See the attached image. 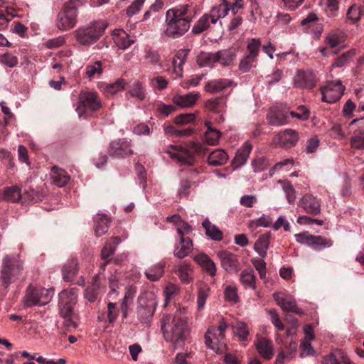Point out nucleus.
I'll return each mask as SVG.
<instances>
[{
  "instance_id": "nucleus-63",
  "label": "nucleus",
  "mask_w": 364,
  "mask_h": 364,
  "mask_svg": "<svg viewBox=\"0 0 364 364\" xmlns=\"http://www.w3.org/2000/svg\"><path fill=\"white\" fill-rule=\"evenodd\" d=\"M252 166L255 171H262L266 169L269 166V161L264 157L257 158L252 162Z\"/></svg>"
},
{
  "instance_id": "nucleus-57",
  "label": "nucleus",
  "mask_w": 364,
  "mask_h": 364,
  "mask_svg": "<svg viewBox=\"0 0 364 364\" xmlns=\"http://www.w3.org/2000/svg\"><path fill=\"white\" fill-rule=\"evenodd\" d=\"M0 161L8 168H13L14 167V157L11 152L4 149H0Z\"/></svg>"
},
{
  "instance_id": "nucleus-13",
  "label": "nucleus",
  "mask_w": 364,
  "mask_h": 364,
  "mask_svg": "<svg viewBox=\"0 0 364 364\" xmlns=\"http://www.w3.org/2000/svg\"><path fill=\"white\" fill-rule=\"evenodd\" d=\"M218 257L220 260L221 266L230 273H236L240 270L238 256L227 250L220 251Z\"/></svg>"
},
{
  "instance_id": "nucleus-15",
  "label": "nucleus",
  "mask_w": 364,
  "mask_h": 364,
  "mask_svg": "<svg viewBox=\"0 0 364 364\" xmlns=\"http://www.w3.org/2000/svg\"><path fill=\"white\" fill-rule=\"evenodd\" d=\"M120 237L116 236L110 237L107 240L105 246L101 250V259L102 262L100 263V268L104 271L106 266L109 264L110 259L109 257L114 255L117 246L121 242Z\"/></svg>"
},
{
  "instance_id": "nucleus-32",
  "label": "nucleus",
  "mask_w": 364,
  "mask_h": 364,
  "mask_svg": "<svg viewBox=\"0 0 364 364\" xmlns=\"http://www.w3.org/2000/svg\"><path fill=\"white\" fill-rule=\"evenodd\" d=\"M50 174L53 183L59 187L65 186L70 181V176L68 173L56 166L52 168Z\"/></svg>"
},
{
  "instance_id": "nucleus-11",
  "label": "nucleus",
  "mask_w": 364,
  "mask_h": 364,
  "mask_svg": "<svg viewBox=\"0 0 364 364\" xmlns=\"http://www.w3.org/2000/svg\"><path fill=\"white\" fill-rule=\"evenodd\" d=\"M107 152L110 156L117 159H123L133 154L131 142L125 139L112 141Z\"/></svg>"
},
{
  "instance_id": "nucleus-42",
  "label": "nucleus",
  "mask_w": 364,
  "mask_h": 364,
  "mask_svg": "<svg viewBox=\"0 0 364 364\" xmlns=\"http://www.w3.org/2000/svg\"><path fill=\"white\" fill-rule=\"evenodd\" d=\"M109 219L105 215H98L95 218V232L97 237L106 233L109 228Z\"/></svg>"
},
{
  "instance_id": "nucleus-41",
  "label": "nucleus",
  "mask_w": 364,
  "mask_h": 364,
  "mask_svg": "<svg viewBox=\"0 0 364 364\" xmlns=\"http://www.w3.org/2000/svg\"><path fill=\"white\" fill-rule=\"evenodd\" d=\"M77 289L72 288L69 290H63L59 294V304H63V305L76 304L77 299Z\"/></svg>"
},
{
  "instance_id": "nucleus-16",
  "label": "nucleus",
  "mask_w": 364,
  "mask_h": 364,
  "mask_svg": "<svg viewBox=\"0 0 364 364\" xmlns=\"http://www.w3.org/2000/svg\"><path fill=\"white\" fill-rule=\"evenodd\" d=\"M296 240L301 244H305L309 246H322L331 247L332 241L321 236H314L309 235L307 232L300 233L295 235Z\"/></svg>"
},
{
  "instance_id": "nucleus-28",
  "label": "nucleus",
  "mask_w": 364,
  "mask_h": 364,
  "mask_svg": "<svg viewBox=\"0 0 364 364\" xmlns=\"http://www.w3.org/2000/svg\"><path fill=\"white\" fill-rule=\"evenodd\" d=\"M180 245L176 246L174 255L180 259H183L188 256L193 250V242L188 237L181 236L180 237Z\"/></svg>"
},
{
  "instance_id": "nucleus-40",
  "label": "nucleus",
  "mask_w": 364,
  "mask_h": 364,
  "mask_svg": "<svg viewBox=\"0 0 364 364\" xmlns=\"http://www.w3.org/2000/svg\"><path fill=\"white\" fill-rule=\"evenodd\" d=\"M196 61L200 67H212L218 63L216 53L201 51L197 56Z\"/></svg>"
},
{
  "instance_id": "nucleus-29",
  "label": "nucleus",
  "mask_w": 364,
  "mask_h": 364,
  "mask_svg": "<svg viewBox=\"0 0 364 364\" xmlns=\"http://www.w3.org/2000/svg\"><path fill=\"white\" fill-rule=\"evenodd\" d=\"M194 260L211 277L216 274V265L206 255H198L194 257Z\"/></svg>"
},
{
  "instance_id": "nucleus-4",
  "label": "nucleus",
  "mask_w": 364,
  "mask_h": 364,
  "mask_svg": "<svg viewBox=\"0 0 364 364\" xmlns=\"http://www.w3.org/2000/svg\"><path fill=\"white\" fill-rule=\"evenodd\" d=\"M107 24L102 21H95L90 24L80 26L73 32L77 43L90 47L96 43L104 34Z\"/></svg>"
},
{
  "instance_id": "nucleus-12",
  "label": "nucleus",
  "mask_w": 364,
  "mask_h": 364,
  "mask_svg": "<svg viewBox=\"0 0 364 364\" xmlns=\"http://www.w3.org/2000/svg\"><path fill=\"white\" fill-rule=\"evenodd\" d=\"M156 302L153 299L144 297L139 298V306L137 307L138 318L141 323H147L152 318Z\"/></svg>"
},
{
  "instance_id": "nucleus-39",
  "label": "nucleus",
  "mask_w": 364,
  "mask_h": 364,
  "mask_svg": "<svg viewBox=\"0 0 364 364\" xmlns=\"http://www.w3.org/2000/svg\"><path fill=\"white\" fill-rule=\"evenodd\" d=\"M257 350L259 353L267 360L270 359L273 355L272 342L264 338H259L256 343Z\"/></svg>"
},
{
  "instance_id": "nucleus-55",
  "label": "nucleus",
  "mask_w": 364,
  "mask_h": 364,
  "mask_svg": "<svg viewBox=\"0 0 364 364\" xmlns=\"http://www.w3.org/2000/svg\"><path fill=\"white\" fill-rule=\"evenodd\" d=\"M208 17V15L204 14L196 21L192 28V32L194 34H200L209 28L210 23Z\"/></svg>"
},
{
  "instance_id": "nucleus-17",
  "label": "nucleus",
  "mask_w": 364,
  "mask_h": 364,
  "mask_svg": "<svg viewBox=\"0 0 364 364\" xmlns=\"http://www.w3.org/2000/svg\"><path fill=\"white\" fill-rule=\"evenodd\" d=\"M273 298L284 311L293 312L299 315L304 314L303 311L297 307L294 299L289 296H283L279 292L274 293Z\"/></svg>"
},
{
  "instance_id": "nucleus-14",
  "label": "nucleus",
  "mask_w": 364,
  "mask_h": 364,
  "mask_svg": "<svg viewBox=\"0 0 364 364\" xmlns=\"http://www.w3.org/2000/svg\"><path fill=\"white\" fill-rule=\"evenodd\" d=\"M294 86L301 89H312L316 84L315 74L311 70H299L294 78Z\"/></svg>"
},
{
  "instance_id": "nucleus-47",
  "label": "nucleus",
  "mask_w": 364,
  "mask_h": 364,
  "mask_svg": "<svg viewBox=\"0 0 364 364\" xmlns=\"http://www.w3.org/2000/svg\"><path fill=\"white\" fill-rule=\"evenodd\" d=\"M256 277L252 269L243 270L240 277V282L247 288L255 289Z\"/></svg>"
},
{
  "instance_id": "nucleus-8",
  "label": "nucleus",
  "mask_w": 364,
  "mask_h": 364,
  "mask_svg": "<svg viewBox=\"0 0 364 364\" xmlns=\"http://www.w3.org/2000/svg\"><path fill=\"white\" fill-rule=\"evenodd\" d=\"M53 293L51 289L36 288L30 285L26 290L24 304L27 307L46 305L51 300Z\"/></svg>"
},
{
  "instance_id": "nucleus-30",
  "label": "nucleus",
  "mask_w": 364,
  "mask_h": 364,
  "mask_svg": "<svg viewBox=\"0 0 364 364\" xmlns=\"http://www.w3.org/2000/svg\"><path fill=\"white\" fill-rule=\"evenodd\" d=\"M100 282L99 275H95L92 280V284L87 287L84 293L85 298L90 302L95 301L100 291Z\"/></svg>"
},
{
  "instance_id": "nucleus-54",
  "label": "nucleus",
  "mask_w": 364,
  "mask_h": 364,
  "mask_svg": "<svg viewBox=\"0 0 364 364\" xmlns=\"http://www.w3.org/2000/svg\"><path fill=\"white\" fill-rule=\"evenodd\" d=\"M134 41L124 31H121L115 39V43L121 49H126L134 43Z\"/></svg>"
},
{
  "instance_id": "nucleus-43",
  "label": "nucleus",
  "mask_w": 364,
  "mask_h": 364,
  "mask_svg": "<svg viewBox=\"0 0 364 364\" xmlns=\"http://www.w3.org/2000/svg\"><path fill=\"white\" fill-rule=\"evenodd\" d=\"M198 300L197 306L198 309L201 310L203 309L206 299L209 296L210 288L209 285L205 282H199L198 284Z\"/></svg>"
},
{
  "instance_id": "nucleus-5",
  "label": "nucleus",
  "mask_w": 364,
  "mask_h": 364,
  "mask_svg": "<svg viewBox=\"0 0 364 364\" xmlns=\"http://www.w3.org/2000/svg\"><path fill=\"white\" fill-rule=\"evenodd\" d=\"M82 4V0H69L66 1L57 14L55 26L63 31L73 28L77 23V9Z\"/></svg>"
},
{
  "instance_id": "nucleus-61",
  "label": "nucleus",
  "mask_w": 364,
  "mask_h": 364,
  "mask_svg": "<svg viewBox=\"0 0 364 364\" xmlns=\"http://www.w3.org/2000/svg\"><path fill=\"white\" fill-rule=\"evenodd\" d=\"M317 22H318V17L315 13L311 12L301 21V25L305 26L306 29H310Z\"/></svg>"
},
{
  "instance_id": "nucleus-59",
  "label": "nucleus",
  "mask_w": 364,
  "mask_h": 364,
  "mask_svg": "<svg viewBox=\"0 0 364 364\" xmlns=\"http://www.w3.org/2000/svg\"><path fill=\"white\" fill-rule=\"evenodd\" d=\"M354 54H355V52L353 50H348V51L343 53L341 56L338 57L335 60V61L333 64V66L337 67V68L343 66L346 63H347L348 62L349 59Z\"/></svg>"
},
{
  "instance_id": "nucleus-58",
  "label": "nucleus",
  "mask_w": 364,
  "mask_h": 364,
  "mask_svg": "<svg viewBox=\"0 0 364 364\" xmlns=\"http://www.w3.org/2000/svg\"><path fill=\"white\" fill-rule=\"evenodd\" d=\"M251 262L258 272L259 274V277L262 279H265L266 277V263L265 262L260 258H253L251 259Z\"/></svg>"
},
{
  "instance_id": "nucleus-64",
  "label": "nucleus",
  "mask_w": 364,
  "mask_h": 364,
  "mask_svg": "<svg viewBox=\"0 0 364 364\" xmlns=\"http://www.w3.org/2000/svg\"><path fill=\"white\" fill-rule=\"evenodd\" d=\"M320 144V141L316 136L311 137L306 141L305 151L307 154L314 153Z\"/></svg>"
},
{
  "instance_id": "nucleus-19",
  "label": "nucleus",
  "mask_w": 364,
  "mask_h": 364,
  "mask_svg": "<svg viewBox=\"0 0 364 364\" xmlns=\"http://www.w3.org/2000/svg\"><path fill=\"white\" fill-rule=\"evenodd\" d=\"M46 193L43 188L37 187L33 188V187H26L23 191V204H30L33 203H37L43 200Z\"/></svg>"
},
{
  "instance_id": "nucleus-31",
  "label": "nucleus",
  "mask_w": 364,
  "mask_h": 364,
  "mask_svg": "<svg viewBox=\"0 0 364 364\" xmlns=\"http://www.w3.org/2000/svg\"><path fill=\"white\" fill-rule=\"evenodd\" d=\"M218 63L223 66H229L235 60L236 50L233 48L228 49L220 50L216 52Z\"/></svg>"
},
{
  "instance_id": "nucleus-53",
  "label": "nucleus",
  "mask_w": 364,
  "mask_h": 364,
  "mask_svg": "<svg viewBox=\"0 0 364 364\" xmlns=\"http://www.w3.org/2000/svg\"><path fill=\"white\" fill-rule=\"evenodd\" d=\"M102 73V63L101 61H95L93 64H89L85 68V74L89 79H92L96 75H101Z\"/></svg>"
},
{
  "instance_id": "nucleus-38",
  "label": "nucleus",
  "mask_w": 364,
  "mask_h": 364,
  "mask_svg": "<svg viewBox=\"0 0 364 364\" xmlns=\"http://www.w3.org/2000/svg\"><path fill=\"white\" fill-rule=\"evenodd\" d=\"M228 159L227 153L222 149H216L212 151L208 158L209 165L213 166H219L224 165Z\"/></svg>"
},
{
  "instance_id": "nucleus-20",
  "label": "nucleus",
  "mask_w": 364,
  "mask_h": 364,
  "mask_svg": "<svg viewBox=\"0 0 364 364\" xmlns=\"http://www.w3.org/2000/svg\"><path fill=\"white\" fill-rule=\"evenodd\" d=\"M299 205L307 213L317 215L320 213V202L311 195H304L299 200Z\"/></svg>"
},
{
  "instance_id": "nucleus-37",
  "label": "nucleus",
  "mask_w": 364,
  "mask_h": 364,
  "mask_svg": "<svg viewBox=\"0 0 364 364\" xmlns=\"http://www.w3.org/2000/svg\"><path fill=\"white\" fill-rule=\"evenodd\" d=\"M322 364H353L341 350H337L323 358Z\"/></svg>"
},
{
  "instance_id": "nucleus-25",
  "label": "nucleus",
  "mask_w": 364,
  "mask_h": 364,
  "mask_svg": "<svg viewBox=\"0 0 364 364\" xmlns=\"http://www.w3.org/2000/svg\"><path fill=\"white\" fill-rule=\"evenodd\" d=\"M176 274L183 283L188 284L192 280L193 269L190 264L186 262H181L176 266Z\"/></svg>"
},
{
  "instance_id": "nucleus-48",
  "label": "nucleus",
  "mask_w": 364,
  "mask_h": 364,
  "mask_svg": "<svg viewBox=\"0 0 364 364\" xmlns=\"http://www.w3.org/2000/svg\"><path fill=\"white\" fill-rule=\"evenodd\" d=\"M5 198L11 202H21L23 200V192L18 186L6 188L4 191Z\"/></svg>"
},
{
  "instance_id": "nucleus-22",
  "label": "nucleus",
  "mask_w": 364,
  "mask_h": 364,
  "mask_svg": "<svg viewBox=\"0 0 364 364\" xmlns=\"http://www.w3.org/2000/svg\"><path fill=\"white\" fill-rule=\"evenodd\" d=\"M188 49L179 50L173 57L172 60L173 73L175 75V77H179L183 74V65L185 63L188 53Z\"/></svg>"
},
{
  "instance_id": "nucleus-1",
  "label": "nucleus",
  "mask_w": 364,
  "mask_h": 364,
  "mask_svg": "<svg viewBox=\"0 0 364 364\" xmlns=\"http://www.w3.org/2000/svg\"><path fill=\"white\" fill-rule=\"evenodd\" d=\"M161 329L164 339L169 342L174 349L182 348L188 341L191 331L186 309L177 310L173 316H166Z\"/></svg>"
},
{
  "instance_id": "nucleus-52",
  "label": "nucleus",
  "mask_w": 364,
  "mask_h": 364,
  "mask_svg": "<svg viewBox=\"0 0 364 364\" xmlns=\"http://www.w3.org/2000/svg\"><path fill=\"white\" fill-rule=\"evenodd\" d=\"M129 94L139 101H143L146 97L145 89L139 82H136L132 85Z\"/></svg>"
},
{
  "instance_id": "nucleus-62",
  "label": "nucleus",
  "mask_w": 364,
  "mask_h": 364,
  "mask_svg": "<svg viewBox=\"0 0 364 364\" xmlns=\"http://www.w3.org/2000/svg\"><path fill=\"white\" fill-rule=\"evenodd\" d=\"M299 112L291 111L289 114L293 118H297L301 120H306L309 118V111L304 106L298 107Z\"/></svg>"
},
{
  "instance_id": "nucleus-34",
  "label": "nucleus",
  "mask_w": 364,
  "mask_h": 364,
  "mask_svg": "<svg viewBox=\"0 0 364 364\" xmlns=\"http://www.w3.org/2000/svg\"><path fill=\"white\" fill-rule=\"evenodd\" d=\"M63 278L65 282H72L78 273V264L76 259H72L63 266Z\"/></svg>"
},
{
  "instance_id": "nucleus-35",
  "label": "nucleus",
  "mask_w": 364,
  "mask_h": 364,
  "mask_svg": "<svg viewBox=\"0 0 364 364\" xmlns=\"http://www.w3.org/2000/svg\"><path fill=\"white\" fill-rule=\"evenodd\" d=\"M164 262H161L156 263L146 270L145 275L149 280L151 282H156L163 277L164 274Z\"/></svg>"
},
{
  "instance_id": "nucleus-3",
  "label": "nucleus",
  "mask_w": 364,
  "mask_h": 364,
  "mask_svg": "<svg viewBox=\"0 0 364 364\" xmlns=\"http://www.w3.org/2000/svg\"><path fill=\"white\" fill-rule=\"evenodd\" d=\"M24 272V262L18 255H6L2 259L0 282L7 291L9 286L20 279Z\"/></svg>"
},
{
  "instance_id": "nucleus-49",
  "label": "nucleus",
  "mask_w": 364,
  "mask_h": 364,
  "mask_svg": "<svg viewBox=\"0 0 364 364\" xmlns=\"http://www.w3.org/2000/svg\"><path fill=\"white\" fill-rule=\"evenodd\" d=\"M207 130L205 133V141L208 145H215L220 136V132L211 127L210 122L205 124Z\"/></svg>"
},
{
  "instance_id": "nucleus-9",
  "label": "nucleus",
  "mask_w": 364,
  "mask_h": 364,
  "mask_svg": "<svg viewBox=\"0 0 364 364\" xmlns=\"http://www.w3.org/2000/svg\"><path fill=\"white\" fill-rule=\"evenodd\" d=\"M102 107L99 96L95 92H85L80 93L79 104L76 107V112L80 117H87V111L94 112Z\"/></svg>"
},
{
  "instance_id": "nucleus-46",
  "label": "nucleus",
  "mask_w": 364,
  "mask_h": 364,
  "mask_svg": "<svg viewBox=\"0 0 364 364\" xmlns=\"http://www.w3.org/2000/svg\"><path fill=\"white\" fill-rule=\"evenodd\" d=\"M225 97H216L208 100L205 103V107L211 112L219 113L223 111L225 107Z\"/></svg>"
},
{
  "instance_id": "nucleus-51",
  "label": "nucleus",
  "mask_w": 364,
  "mask_h": 364,
  "mask_svg": "<svg viewBox=\"0 0 364 364\" xmlns=\"http://www.w3.org/2000/svg\"><path fill=\"white\" fill-rule=\"evenodd\" d=\"M235 334L238 336L240 341H245L247 340L249 336V328L247 323L237 321L233 326Z\"/></svg>"
},
{
  "instance_id": "nucleus-10",
  "label": "nucleus",
  "mask_w": 364,
  "mask_h": 364,
  "mask_svg": "<svg viewBox=\"0 0 364 364\" xmlns=\"http://www.w3.org/2000/svg\"><path fill=\"white\" fill-rule=\"evenodd\" d=\"M345 87L340 81L329 82L321 88L322 100L328 103H334L342 97Z\"/></svg>"
},
{
  "instance_id": "nucleus-24",
  "label": "nucleus",
  "mask_w": 364,
  "mask_h": 364,
  "mask_svg": "<svg viewBox=\"0 0 364 364\" xmlns=\"http://www.w3.org/2000/svg\"><path fill=\"white\" fill-rule=\"evenodd\" d=\"M200 98V94L196 92H191L183 95H176L173 97V102L181 107H191Z\"/></svg>"
},
{
  "instance_id": "nucleus-44",
  "label": "nucleus",
  "mask_w": 364,
  "mask_h": 364,
  "mask_svg": "<svg viewBox=\"0 0 364 364\" xmlns=\"http://www.w3.org/2000/svg\"><path fill=\"white\" fill-rule=\"evenodd\" d=\"M202 225L205 230V234L212 240L220 241L223 239V232L216 225H213L208 219L203 222Z\"/></svg>"
},
{
  "instance_id": "nucleus-7",
  "label": "nucleus",
  "mask_w": 364,
  "mask_h": 364,
  "mask_svg": "<svg viewBox=\"0 0 364 364\" xmlns=\"http://www.w3.org/2000/svg\"><path fill=\"white\" fill-rule=\"evenodd\" d=\"M262 42L259 38H251L247 44V53L241 58L238 68L245 73L256 66Z\"/></svg>"
},
{
  "instance_id": "nucleus-27",
  "label": "nucleus",
  "mask_w": 364,
  "mask_h": 364,
  "mask_svg": "<svg viewBox=\"0 0 364 364\" xmlns=\"http://www.w3.org/2000/svg\"><path fill=\"white\" fill-rule=\"evenodd\" d=\"M180 245L176 246L174 255L180 259H183L188 256L193 250V242L188 237L181 236L180 237Z\"/></svg>"
},
{
  "instance_id": "nucleus-23",
  "label": "nucleus",
  "mask_w": 364,
  "mask_h": 364,
  "mask_svg": "<svg viewBox=\"0 0 364 364\" xmlns=\"http://www.w3.org/2000/svg\"><path fill=\"white\" fill-rule=\"evenodd\" d=\"M269 123L274 126H281L289 123L287 112L279 108L271 109L267 115Z\"/></svg>"
},
{
  "instance_id": "nucleus-60",
  "label": "nucleus",
  "mask_w": 364,
  "mask_h": 364,
  "mask_svg": "<svg viewBox=\"0 0 364 364\" xmlns=\"http://www.w3.org/2000/svg\"><path fill=\"white\" fill-rule=\"evenodd\" d=\"M269 314L270 316L271 321L277 329V331H282L284 330V325L280 320L277 311L274 309H271L269 310Z\"/></svg>"
},
{
  "instance_id": "nucleus-21",
  "label": "nucleus",
  "mask_w": 364,
  "mask_h": 364,
  "mask_svg": "<svg viewBox=\"0 0 364 364\" xmlns=\"http://www.w3.org/2000/svg\"><path fill=\"white\" fill-rule=\"evenodd\" d=\"M279 145L284 148L294 146L299 140V134L293 129H287L277 135Z\"/></svg>"
},
{
  "instance_id": "nucleus-33",
  "label": "nucleus",
  "mask_w": 364,
  "mask_h": 364,
  "mask_svg": "<svg viewBox=\"0 0 364 364\" xmlns=\"http://www.w3.org/2000/svg\"><path fill=\"white\" fill-rule=\"evenodd\" d=\"M233 82L228 79H218L208 81L205 90L211 93H216L223 90L225 88L230 87Z\"/></svg>"
},
{
  "instance_id": "nucleus-18",
  "label": "nucleus",
  "mask_w": 364,
  "mask_h": 364,
  "mask_svg": "<svg viewBox=\"0 0 364 364\" xmlns=\"http://www.w3.org/2000/svg\"><path fill=\"white\" fill-rule=\"evenodd\" d=\"M357 124L359 129L355 130L350 139V145L357 149H364V117L355 119L351 122V125Z\"/></svg>"
},
{
  "instance_id": "nucleus-50",
  "label": "nucleus",
  "mask_w": 364,
  "mask_h": 364,
  "mask_svg": "<svg viewBox=\"0 0 364 364\" xmlns=\"http://www.w3.org/2000/svg\"><path fill=\"white\" fill-rule=\"evenodd\" d=\"M126 82L123 79H119L116 82L112 84H107L103 88L104 94L107 97L112 96L119 91L124 89Z\"/></svg>"
},
{
  "instance_id": "nucleus-2",
  "label": "nucleus",
  "mask_w": 364,
  "mask_h": 364,
  "mask_svg": "<svg viewBox=\"0 0 364 364\" xmlns=\"http://www.w3.org/2000/svg\"><path fill=\"white\" fill-rule=\"evenodd\" d=\"M189 4H181L168 9L166 13L165 34L177 38L185 34L189 29L191 22L196 16Z\"/></svg>"
},
{
  "instance_id": "nucleus-6",
  "label": "nucleus",
  "mask_w": 364,
  "mask_h": 364,
  "mask_svg": "<svg viewBox=\"0 0 364 364\" xmlns=\"http://www.w3.org/2000/svg\"><path fill=\"white\" fill-rule=\"evenodd\" d=\"M170 157L182 164L192 166L195 162V154H205L202 146L195 141H190L186 147L171 146L166 151Z\"/></svg>"
},
{
  "instance_id": "nucleus-45",
  "label": "nucleus",
  "mask_w": 364,
  "mask_h": 364,
  "mask_svg": "<svg viewBox=\"0 0 364 364\" xmlns=\"http://www.w3.org/2000/svg\"><path fill=\"white\" fill-rule=\"evenodd\" d=\"M346 36L340 31L331 32L326 38V43L331 48H336L345 41Z\"/></svg>"
},
{
  "instance_id": "nucleus-56",
  "label": "nucleus",
  "mask_w": 364,
  "mask_h": 364,
  "mask_svg": "<svg viewBox=\"0 0 364 364\" xmlns=\"http://www.w3.org/2000/svg\"><path fill=\"white\" fill-rule=\"evenodd\" d=\"M229 11L230 8L227 0H223L219 5L213 7L210 10L212 14L218 16L219 18L225 17Z\"/></svg>"
},
{
  "instance_id": "nucleus-26",
  "label": "nucleus",
  "mask_w": 364,
  "mask_h": 364,
  "mask_svg": "<svg viewBox=\"0 0 364 364\" xmlns=\"http://www.w3.org/2000/svg\"><path fill=\"white\" fill-rule=\"evenodd\" d=\"M252 149V144L249 141H246L243 146L237 150L232 160V164L235 168L245 164L247 158L250 156Z\"/></svg>"
},
{
  "instance_id": "nucleus-36",
  "label": "nucleus",
  "mask_w": 364,
  "mask_h": 364,
  "mask_svg": "<svg viewBox=\"0 0 364 364\" xmlns=\"http://www.w3.org/2000/svg\"><path fill=\"white\" fill-rule=\"evenodd\" d=\"M271 236L272 233L270 232L260 235L254 245L255 250L262 257H265L267 256V251L269 247Z\"/></svg>"
}]
</instances>
